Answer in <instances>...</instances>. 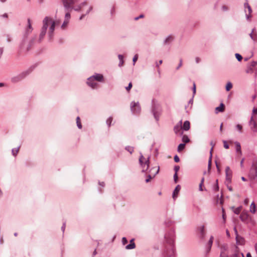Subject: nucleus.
<instances>
[{
	"instance_id": "nucleus-36",
	"label": "nucleus",
	"mask_w": 257,
	"mask_h": 257,
	"mask_svg": "<svg viewBox=\"0 0 257 257\" xmlns=\"http://www.w3.org/2000/svg\"><path fill=\"white\" fill-rule=\"evenodd\" d=\"M76 123H77V125L78 128H81L82 125L81 124L80 117L78 116L76 118Z\"/></svg>"
},
{
	"instance_id": "nucleus-26",
	"label": "nucleus",
	"mask_w": 257,
	"mask_h": 257,
	"mask_svg": "<svg viewBox=\"0 0 257 257\" xmlns=\"http://www.w3.org/2000/svg\"><path fill=\"white\" fill-rule=\"evenodd\" d=\"M210 157L208 160V169L209 171L211 169V160L212 157V148L211 149V150L210 151Z\"/></svg>"
},
{
	"instance_id": "nucleus-9",
	"label": "nucleus",
	"mask_w": 257,
	"mask_h": 257,
	"mask_svg": "<svg viewBox=\"0 0 257 257\" xmlns=\"http://www.w3.org/2000/svg\"><path fill=\"white\" fill-rule=\"evenodd\" d=\"M63 5L67 12H69L73 9V5L77 2V0H62Z\"/></svg>"
},
{
	"instance_id": "nucleus-42",
	"label": "nucleus",
	"mask_w": 257,
	"mask_h": 257,
	"mask_svg": "<svg viewBox=\"0 0 257 257\" xmlns=\"http://www.w3.org/2000/svg\"><path fill=\"white\" fill-rule=\"evenodd\" d=\"M236 128L237 129V131H239V133H241L242 132V126L240 125V124H237L236 125Z\"/></svg>"
},
{
	"instance_id": "nucleus-56",
	"label": "nucleus",
	"mask_w": 257,
	"mask_h": 257,
	"mask_svg": "<svg viewBox=\"0 0 257 257\" xmlns=\"http://www.w3.org/2000/svg\"><path fill=\"white\" fill-rule=\"evenodd\" d=\"M122 242L123 245H125L127 243V240L125 237H123L122 239Z\"/></svg>"
},
{
	"instance_id": "nucleus-14",
	"label": "nucleus",
	"mask_w": 257,
	"mask_h": 257,
	"mask_svg": "<svg viewBox=\"0 0 257 257\" xmlns=\"http://www.w3.org/2000/svg\"><path fill=\"white\" fill-rule=\"evenodd\" d=\"M87 84L93 88H96L97 86V83L95 82L93 77H89L87 79Z\"/></svg>"
},
{
	"instance_id": "nucleus-3",
	"label": "nucleus",
	"mask_w": 257,
	"mask_h": 257,
	"mask_svg": "<svg viewBox=\"0 0 257 257\" xmlns=\"http://www.w3.org/2000/svg\"><path fill=\"white\" fill-rule=\"evenodd\" d=\"M220 249V257H244L243 253L236 250V248H233L232 249H230L227 251V253H226L227 250L226 245H223L221 246Z\"/></svg>"
},
{
	"instance_id": "nucleus-16",
	"label": "nucleus",
	"mask_w": 257,
	"mask_h": 257,
	"mask_svg": "<svg viewBox=\"0 0 257 257\" xmlns=\"http://www.w3.org/2000/svg\"><path fill=\"white\" fill-rule=\"evenodd\" d=\"M33 30V28L32 26V23L31 20L30 19H28V26L26 29V33L27 34H30Z\"/></svg>"
},
{
	"instance_id": "nucleus-24",
	"label": "nucleus",
	"mask_w": 257,
	"mask_h": 257,
	"mask_svg": "<svg viewBox=\"0 0 257 257\" xmlns=\"http://www.w3.org/2000/svg\"><path fill=\"white\" fill-rule=\"evenodd\" d=\"M234 144H235V147H236V153L241 155V146H240V143L238 142H235Z\"/></svg>"
},
{
	"instance_id": "nucleus-12",
	"label": "nucleus",
	"mask_w": 257,
	"mask_h": 257,
	"mask_svg": "<svg viewBox=\"0 0 257 257\" xmlns=\"http://www.w3.org/2000/svg\"><path fill=\"white\" fill-rule=\"evenodd\" d=\"M70 19V14L69 12H66L65 17V20L61 26V28L63 29H64L67 26V25L69 23V21Z\"/></svg>"
},
{
	"instance_id": "nucleus-61",
	"label": "nucleus",
	"mask_w": 257,
	"mask_h": 257,
	"mask_svg": "<svg viewBox=\"0 0 257 257\" xmlns=\"http://www.w3.org/2000/svg\"><path fill=\"white\" fill-rule=\"evenodd\" d=\"M215 164H216V168H217V172H218V173H219L220 172V170L219 166L218 165V164H217L216 161L215 162Z\"/></svg>"
},
{
	"instance_id": "nucleus-13",
	"label": "nucleus",
	"mask_w": 257,
	"mask_h": 257,
	"mask_svg": "<svg viewBox=\"0 0 257 257\" xmlns=\"http://www.w3.org/2000/svg\"><path fill=\"white\" fill-rule=\"evenodd\" d=\"M249 124L250 126L251 130L253 132H257V124L253 119V117L251 116L250 120L249 122Z\"/></svg>"
},
{
	"instance_id": "nucleus-2",
	"label": "nucleus",
	"mask_w": 257,
	"mask_h": 257,
	"mask_svg": "<svg viewBox=\"0 0 257 257\" xmlns=\"http://www.w3.org/2000/svg\"><path fill=\"white\" fill-rule=\"evenodd\" d=\"M43 26L42 28L41 33L40 34V40H41L46 34V31L48 26H50L49 28V36L52 37L53 33L55 30L56 22L53 21V19L49 17H46L43 21Z\"/></svg>"
},
{
	"instance_id": "nucleus-7",
	"label": "nucleus",
	"mask_w": 257,
	"mask_h": 257,
	"mask_svg": "<svg viewBox=\"0 0 257 257\" xmlns=\"http://www.w3.org/2000/svg\"><path fill=\"white\" fill-rule=\"evenodd\" d=\"M160 104L159 101L155 99L152 102V112L154 116L157 120L159 119Z\"/></svg>"
},
{
	"instance_id": "nucleus-58",
	"label": "nucleus",
	"mask_w": 257,
	"mask_h": 257,
	"mask_svg": "<svg viewBox=\"0 0 257 257\" xmlns=\"http://www.w3.org/2000/svg\"><path fill=\"white\" fill-rule=\"evenodd\" d=\"M193 97H194V96L193 95L192 97L189 100V101L188 102V105L190 104L191 105V107H192V105L193 102Z\"/></svg>"
},
{
	"instance_id": "nucleus-28",
	"label": "nucleus",
	"mask_w": 257,
	"mask_h": 257,
	"mask_svg": "<svg viewBox=\"0 0 257 257\" xmlns=\"http://www.w3.org/2000/svg\"><path fill=\"white\" fill-rule=\"evenodd\" d=\"M248 10V14H246V18L247 20H249L250 18L251 17V13H252V9L250 7V6H249L247 8Z\"/></svg>"
},
{
	"instance_id": "nucleus-55",
	"label": "nucleus",
	"mask_w": 257,
	"mask_h": 257,
	"mask_svg": "<svg viewBox=\"0 0 257 257\" xmlns=\"http://www.w3.org/2000/svg\"><path fill=\"white\" fill-rule=\"evenodd\" d=\"M144 15L143 14H142V15H140L139 17H136L135 18V21H137L139 19H142V18H144Z\"/></svg>"
},
{
	"instance_id": "nucleus-52",
	"label": "nucleus",
	"mask_w": 257,
	"mask_h": 257,
	"mask_svg": "<svg viewBox=\"0 0 257 257\" xmlns=\"http://www.w3.org/2000/svg\"><path fill=\"white\" fill-rule=\"evenodd\" d=\"M132 83L131 82H130L128 84V86L127 87H126L125 88V89L127 91H129L130 90V89L132 88Z\"/></svg>"
},
{
	"instance_id": "nucleus-21",
	"label": "nucleus",
	"mask_w": 257,
	"mask_h": 257,
	"mask_svg": "<svg viewBox=\"0 0 257 257\" xmlns=\"http://www.w3.org/2000/svg\"><path fill=\"white\" fill-rule=\"evenodd\" d=\"M190 128V123L188 120H186L182 125V130L185 131H188Z\"/></svg>"
},
{
	"instance_id": "nucleus-19",
	"label": "nucleus",
	"mask_w": 257,
	"mask_h": 257,
	"mask_svg": "<svg viewBox=\"0 0 257 257\" xmlns=\"http://www.w3.org/2000/svg\"><path fill=\"white\" fill-rule=\"evenodd\" d=\"M225 106L223 103H221L220 105L215 108V112L216 113L222 112L224 111Z\"/></svg>"
},
{
	"instance_id": "nucleus-53",
	"label": "nucleus",
	"mask_w": 257,
	"mask_h": 257,
	"mask_svg": "<svg viewBox=\"0 0 257 257\" xmlns=\"http://www.w3.org/2000/svg\"><path fill=\"white\" fill-rule=\"evenodd\" d=\"M174 159L175 162H179L180 161L179 157L177 155L174 156Z\"/></svg>"
},
{
	"instance_id": "nucleus-4",
	"label": "nucleus",
	"mask_w": 257,
	"mask_h": 257,
	"mask_svg": "<svg viewBox=\"0 0 257 257\" xmlns=\"http://www.w3.org/2000/svg\"><path fill=\"white\" fill-rule=\"evenodd\" d=\"M248 177L250 180L257 182V162L252 163L250 168Z\"/></svg>"
},
{
	"instance_id": "nucleus-45",
	"label": "nucleus",
	"mask_w": 257,
	"mask_h": 257,
	"mask_svg": "<svg viewBox=\"0 0 257 257\" xmlns=\"http://www.w3.org/2000/svg\"><path fill=\"white\" fill-rule=\"evenodd\" d=\"M255 32V28H254L252 29L251 33L249 34V36L251 39H253V35L254 32Z\"/></svg>"
},
{
	"instance_id": "nucleus-29",
	"label": "nucleus",
	"mask_w": 257,
	"mask_h": 257,
	"mask_svg": "<svg viewBox=\"0 0 257 257\" xmlns=\"http://www.w3.org/2000/svg\"><path fill=\"white\" fill-rule=\"evenodd\" d=\"M250 211L252 213H254L256 211L255 205L253 202L251 203L250 205Z\"/></svg>"
},
{
	"instance_id": "nucleus-47",
	"label": "nucleus",
	"mask_w": 257,
	"mask_h": 257,
	"mask_svg": "<svg viewBox=\"0 0 257 257\" xmlns=\"http://www.w3.org/2000/svg\"><path fill=\"white\" fill-rule=\"evenodd\" d=\"M223 146L225 149H227L229 148V145H228L226 141H223Z\"/></svg>"
},
{
	"instance_id": "nucleus-44",
	"label": "nucleus",
	"mask_w": 257,
	"mask_h": 257,
	"mask_svg": "<svg viewBox=\"0 0 257 257\" xmlns=\"http://www.w3.org/2000/svg\"><path fill=\"white\" fill-rule=\"evenodd\" d=\"M112 121V117H109L106 120V123L108 124V125L109 126L111 124V123Z\"/></svg>"
},
{
	"instance_id": "nucleus-10",
	"label": "nucleus",
	"mask_w": 257,
	"mask_h": 257,
	"mask_svg": "<svg viewBox=\"0 0 257 257\" xmlns=\"http://www.w3.org/2000/svg\"><path fill=\"white\" fill-rule=\"evenodd\" d=\"M182 121L180 120L174 127V132L176 135L181 136L183 135V132L181 131L182 129Z\"/></svg>"
},
{
	"instance_id": "nucleus-11",
	"label": "nucleus",
	"mask_w": 257,
	"mask_h": 257,
	"mask_svg": "<svg viewBox=\"0 0 257 257\" xmlns=\"http://www.w3.org/2000/svg\"><path fill=\"white\" fill-rule=\"evenodd\" d=\"M131 109L134 113H139L140 112L141 107L138 103L133 102L131 103Z\"/></svg>"
},
{
	"instance_id": "nucleus-27",
	"label": "nucleus",
	"mask_w": 257,
	"mask_h": 257,
	"mask_svg": "<svg viewBox=\"0 0 257 257\" xmlns=\"http://www.w3.org/2000/svg\"><path fill=\"white\" fill-rule=\"evenodd\" d=\"M136 247L135 243L134 242V239H132L130 241V244L126 246V248L127 249H134Z\"/></svg>"
},
{
	"instance_id": "nucleus-35",
	"label": "nucleus",
	"mask_w": 257,
	"mask_h": 257,
	"mask_svg": "<svg viewBox=\"0 0 257 257\" xmlns=\"http://www.w3.org/2000/svg\"><path fill=\"white\" fill-rule=\"evenodd\" d=\"M232 87V84L230 82H228L226 85V91H229Z\"/></svg>"
},
{
	"instance_id": "nucleus-18",
	"label": "nucleus",
	"mask_w": 257,
	"mask_h": 257,
	"mask_svg": "<svg viewBox=\"0 0 257 257\" xmlns=\"http://www.w3.org/2000/svg\"><path fill=\"white\" fill-rule=\"evenodd\" d=\"M214 237L213 236H211L208 243L206 246V252H208L211 248V246L212 245Z\"/></svg>"
},
{
	"instance_id": "nucleus-50",
	"label": "nucleus",
	"mask_w": 257,
	"mask_h": 257,
	"mask_svg": "<svg viewBox=\"0 0 257 257\" xmlns=\"http://www.w3.org/2000/svg\"><path fill=\"white\" fill-rule=\"evenodd\" d=\"M81 8H82L81 5H79V6H78L77 7H76V8L73 7V9H74L76 11H79L81 10Z\"/></svg>"
},
{
	"instance_id": "nucleus-54",
	"label": "nucleus",
	"mask_w": 257,
	"mask_h": 257,
	"mask_svg": "<svg viewBox=\"0 0 257 257\" xmlns=\"http://www.w3.org/2000/svg\"><path fill=\"white\" fill-rule=\"evenodd\" d=\"M179 169H180V167L179 166H175L174 168V170L175 172V173H177V172H178Z\"/></svg>"
},
{
	"instance_id": "nucleus-15",
	"label": "nucleus",
	"mask_w": 257,
	"mask_h": 257,
	"mask_svg": "<svg viewBox=\"0 0 257 257\" xmlns=\"http://www.w3.org/2000/svg\"><path fill=\"white\" fill-rule=\"evenodd\" d=\"M91 77H93V79L94 80H96L99 82H103L104 81V78L102 74H96L92 76Z\"/></svg>"
},
{
	"instance_id": "nucleus-64",
	"label": "nucleus",
	"mask_w": 257,
	"mask_h": 257,
	"mask_svg": "<svg viewBox=\"0 0 257 257\" xmlns=\"http://www.w3.org/2000/svg\"><path fill=\"white\" fill-rule=\"evenodd\" d=\"M249 6H250L247 2V1H246V2L244 4V9H247V7H248Z\"/></svg>"
},
{
	"instance_id": "nucleus-51",
	"label": "nucleus",
	"mask_w": 257,
	"mask_h": 257,
	"mask_svg": "<svg viewBox=\"0 0 257 257\" xmlns=\"http://www.w3.org/2000/svg\"><path fill=\"white\" fill-rule=\"evenodd\" d=\"M257 65V61H252L250 64V66L252 68Z\"/></svg>"
},
{
	"instance_id": "nucleus-33",
	"label": "nucleus",
	"mask_w": 257,
	"mask_h": 257,
	"mask_svg": "<svg viewBox=\"0 0 257 257\" xmlns=\"http://www.w3.org/2000/svg\"><path fill=\"white\" fill-rule=\"evenodd\" d=\"M232 175V171L229 167L227 166L225 168V176Z\"/></svg>"
},
{
	"instance_id": "nucleus-60",
	"label": "nucleus",
	"mask_w": 257,
	"mask_h": 257,
	"mask_svg": "<svg viewBox=\"0 0 257 257\" xmlns=\"http://www.w3.org/2000/svg\"><path fill=\"white\" fill-rule=\"evenodd\" d=\"M215 164H216V168H217V172H218V173H219L220 172V170L219 166L218 165V164H217L216 161L215 162Z\"/></svg>"
},
{
	"instance_id": "nucleus-6",
	"label": "nucleus",
	"mask_w": 257,
	"mask_h": 257,
	"mask_svg": "<svg viewBox=\"0 0 257 257\" xmlns=\"http://www.w3.org/2000/svg\"><path fill=\"white\" fill-rule=\"evenodd\" d=\"M30 71L28 70L22 72L19 75L14 76L11 78V82L14 83H17L24 79L30 73Z\"/></svg>"
},
{
	"instance_id": "nucleus-48",
	"label": "nucleus",
	"mask_w": 257,
	"mask_h": 257,
	"mask_svg": "<svg viewBox=\"0 0 257 257\" xmlns=\"http://www.w3.org/2000/svg\"><path fill=\"white\" fill-rule=\"evenodd\" d=\"M174 182L176 183L178 182V177L177 173H175L173 176Z\"/></svg>"
},
{
	"instance_id": "nucleus-43",
	"label": "nucleus",
	"mask_w": 257,
	"mask_h": 257,
	"mask_svg": "<svg viewBox=\"0 0 257 257\" xmlns=\"http://www.w3.org/2000/svg\"><path fill=\"white\" fill-rule=\"evenodd\" d=\"M19 151V149H14L12 150V153L14 156H16Z\"/></svg>"
},
{
	"instance_id": "nucleus-20",
	"label": "nucleus",
	"mask_w": 257,
	"mask_h": 257,
	"mask_svg": "<svg viewBox=\"0 0 257 257\" xmlns=\"http://www.w3.org/2000/svg\"><path fill=\"white\" fill-rule=\"evenodd\" d=\"M180 189H181L180 185H178L176 187V188L173 193V198L174 199H175V198L177 197L178 194L179 192L180 191Z\"/></svg>"
},
{
	"instance_id": "nucleus-8",
	"label": "nucleus",
	"mask_w": 257,
	"mask_h": 257,
	"mask_svg": "<svg viewBox=\"0 0 257 257\" xmlns=\"http://www.w3.org/2000/svg\"><path fill=\"white\" fill-rule=\"evenodd\" d=\"M140 165L142 166L143 171H147L149 168V157H145L141 155L139 159Z\"/></svg>"
},
{
	"instance_id": "nucleus-40",
	"label": "nucleus",
	"mask_w": 257,
	"mask_h": 257,
	"mask_svg": "<svg viewBox=\"0 0 257 257\" xmlns=\"http://www.w3.org/2000/svg\"><path fill=\"white\" fill-rule=\"evenodd\" d=\"M118 58H119V60H120V63H119V65L120 66H122V64H123V56H122V55H118Z\"/></svg>"
},
{
	"instance_id": "nucleus-31",
	"label": "nucleus",
	"mask_w": 257,
	"mask_h": 257,
	"mask_svg": "<svg viewBox=\"0 0 257 257\" xmlns=\"http://www.w3.org/2000/svg\"><path fill=\"white\" fill-rule=\"evenodd\" d=\"M185 147V144H184V143L180 144L178 146L177 151H178V152H181L183 150H184V149Z\"/></svg>"
},
{
	"instance_id": "nucleus-41",
	"label": "nucleus",
	"mask_w": 257,
	"mask_h": 257,
	"mask_svg": "<svg viewBox=\"0 0 257 257\" xmlns=\"http://www.w3.org/2000/svg\"><path fill=\"white\" fill-rule=\"evenodd\" d=\"M213 190L214 191H218L219 190V186H218V180L217 179L216 180V184L214 185V186L213 187Z\"/></svg>"
},
{
	"instance_id": "nucleus-63",
	"label": "nucleus",
	"mask_w": 257,
	"mask_h": 257,
	"mask_svg": "<svg viewBox=\"0 0 257 257\" xmlns=\"http://www.w3.org/2000/svg\"><path fill=\"white\" fill-rule=\"evenodd\" d=\"M226 184V186H227V187L228 189L230 191H233L232 188L231 187V186L229 185V184Z\"/></svg>"
},
{
	"instance_id": "nucleus-30",
	"label": "nucleus",
	"mask_w": 257,
	"mask_h": 257,
	"mask_svg": "<svg viewBox=\"0 0 257 257\" xmlns=\"http://www.w3.org/2000/svg\"><path fill=\"white\" fill-rule=\"evenodd\" d=\"M182 141L184 144H185L189 143L190 142V139L187 135H182Z\"/></svg>"
},
{
	"instance_id": "nucleus-25",
	"label": "nucleus",
	"mask_w": 257,
	"mask_h": 257,
	"mask_svg": "<svg viewBox=\"0 0 257 257\" xmlns=\"http://www.w3.org/2000/svg\"><path fill=\"white\" fill-rule=\"evenodd\" d=\"M240 219L241 220L244 221L248 218V214L246 212H242L240 215Z\"/></svg>"
},
{
	"instance_id": "nucleus-62",
	"label": "nucleus",
	"mask_w": 257,
	"mask_h": 257,
	"mask_svg": "<svg viewBox=\"0 0 257 257\" xmlns=\"http://www.w3.org/2000/svg\"><path fill=\"white\" fill-rule=\"evenodd\" d=\"M138 59V55L137 54H136L133 58V62L134 63L137 61Z\"/></svg>"
},
{
	"instance_id": "nucleus-46",
	"label": "nucleus",
	"mask_w": 257,
	"mask_h": 257,
	"mask_svg": "<svg viewBox=\"0 0 257 257\" xmlns=\"http://www.w3.org/2000/svg\"><path fill=\"white\" fill-rule=\"evenodd\" d=\"M126 150L132 154L134 151V148L132 147H127L126 148Z\"/></svg>"
},
{
	"instance_id": "nucleus-22",
	"label": "nucleus",
	"mask_w": 257,
	"mask_h": 257,
	"mask_svg": "<svg viewBox=\"0 0 257 257\" xmlns=\"http://www.w3.org/2000/svg\"><path fill=\"white\" fill-rule=\"evenodd\" d=\"M175 222L174 221H173L172 220L170 219H167L166 220H165V221L164 222V224L167 227L172 226L173 225H174L175 224Z\"/></svg>"
},
{
	"instance_id": "nucleus-38",
	"label": "nucleus",
	"mask_w": 257,
	"mask_h": 257,
	"mask_svg": "<svg viewBox=\"0 0 257 257\" xmlns=\"http://www.w3.org/2000/svg\"><path fill=\"white\" fill-rule=\"evenodd\" d=\"M204 228V226H202L200 228V233H201V235L202 238H203L205 235Z\"/></svg>"
},
{
	"instance_id": "nucleus-1",
	"label": "nucleus",
	"mask_w": 257,
	"mask_h": 257,
	"mask_svg": "<svg viewBox=\"0 0 257 257\" xmlns=\"http://www.w3.org/2000/svg\"><path fill=\"white\" fill-rule=\"evenodd\" d=\"M175 230L172 228L164 234V250L162 257H176L175 248Z\"/></svg>"
},
{
	"instance_id": "nucleus-39",
	"label": "nucleus",
	"mask_w": 257,
	"mask_h": 257,
	"mask_svg": "<svg viewBox=\"0 0 257 257\" xmlns=\"http://www.w3.org/2000/svg\"><path fill=\"white\" fill-rule=\"evenodd\" d=\"M246 73H251L253 72V68L251 67V66H248L247 69L246 70Z\"/></svg>"
},
{
	"instance_id": "nucleus-37",
	"label": "nucleus",
	"mask_w": 257,
	"mask_h": 257,
	"mask_svg": "<svg viewBox=\"0 0 257 257\" xmlns=\"http://www.w3.org/2000/svg\"><path fill=\"white\" fill-rule=\"evenodd\" d=\"M235 56V57H236V59L238 61H240L242 60V57L241 56V55H240L238 53H236Z\"/></svg>"
},
{
	"instance_id": "nucleus-32",
	"label": "nucleus",
	"mask_w": 257,
	"mask_h": 257,
	"mask_svg": "<svg viewBox=\"0 0 257 257\" xmlns=\"http://www.w3.org/2000/svg\"><path fill=\"white\" fill-rule=\"evenodd\" d=\"M241 206H239L235 208L234 207H233V212L236 214H239L241 211Z\"/></svg>"
},
{
	"instance_id": "nucleus-23",
	"label": "nucleus",
	"mask_w": 257,
	"mask_h": 257,
	"mask_svg": "<svg viewBox=\"0 0 257 257\" xmlns=\"http://www.w3.org/2000/svg\"><path fill=\"white\" fill-rule=\"evenodd\" d=\"M236 241L238 244H243L244 242V239L241 236H239L238 234L236 235Z\"/></svg>"
},
{
	"instance_id": "nucleus-34",
	"label": "nucleus",
	"mask_w": 257,
	"mask_h": 257,
	"mask_svg": "<svg viewBox=\"0 0 257 257\" xmlns=\"http://www.w3.org/2000/svg\"><path fill=\"white\" fill-rule=\"evenodd\" d=\"M232 175L226 176V184H230L231 181Z\"/></svg>"
},
{
	"instance_id": "nucleus-57",
	"label": "nucleus",
	"mask_w": 257,
	"mask_h": 257,
	"mask_svg": "<svg viewBox=\"0 0 257 257\" xmlns=\"http://www.w3.org/2000/svg\"><path fill=\"white\" fill-rule=\"evenodd\" d=\"M193 96H194L195 94L196 93V85L195 82L193 83Z\"/></svg>"
},
{
	"instance_id": "nucleus-49",
	"label": "nucleus",
	"mask_w": 257,
	"mask_h": 257,
	"mask_svg": "<svg viewBox=\"0 0 257 257\" xmlns=\"http://www.w3.org/2000/svg\"><path fill=\"white\" fill-rule=\"evenodd\" d=\"M252 40L254 41H257V33L255 32H254L253 35V39Z\"/></svg>"
},
{
	"instance_id": "nucleus-59",
	"label": "nucleus",
	"mask_w": 257,
	"mask_h": 257,
	"mask_svg": "<svg viewBox=\"0 0 257 257\" xmlns=\"http://www.w3.org/2000/svg\"><path fill=\"white\" fill-rule=\"evenodd\" d=\"M182 60L180 59L179 64L178 65V67L176 68V69L177 70L179 69L182 66Z\"/></svg>"
},
{
	"instance_id": "nucleus-5",
	"label": "nucleus",
	"mask_w": 257,
	"mask_h": 257,
	"mask_svg": "<svg viewBox=\"0 0 257 257\" xmlns=\"http://www.w3.org/2000/svg\"><path fill=\"white\" fill-rule=\"evenodd\" d=\"M174 40V36L172 35H169L166 37L164 39L162 43L163 49H167V50L170 49L171 44Z\"/></svg>"
},
{
	"instance_id": "nucleus-17",
	"label": "nucleus",
	"mask_w": 257,
	"mask_h": 257,
	"mask_svg": "<svg viewBox=\"0 0 257 257\" xmlns=\"http://www.w3.org/2000/svg\"><path fill=\"white\" fill-rule=\"evenodd\" d=\"M214 237L213 236H211L208 243L206 246V252H208L211 248V246L212 245Z\"/></svg>"
}]
</instances>
